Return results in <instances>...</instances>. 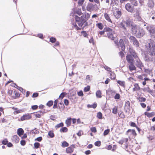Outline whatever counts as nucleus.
Listing matches in <instances>:
<instances>
[{
    "label": "nucleus",
    "mask_w": 155,
    "mask_h": 155,
    "mask_svg": "<svg viewBox=\"0 0 155 155\" xmlns=\"http://www.w3.org/2000/svg\"><path fill=\"white\" fill-rule=\"evenodd\" d=\"M131 33L137 38L143 37L145 34V31L142 28L136 25L131 31Z\"/></svg>",
    "instance_id": "f257e3e1"
},
{
    "label": "nucleus",
    "mask_w": 155,
    "mask_h": 155,
    "mask_svg": "<svg viewBox=\"0 0 155 155\" xmlns=\"http://www.w3.org/2000/svg\"><path fill=\"white\" fill-rule=\"evenodd\" d=\"M149 54L151 56L155 55V42L150 40L147 46Z\"/></svg>",
    "instance_id": "f03ea898"
},
{
    "label": "nucleus",
    "mask_w": 155,
    "mask_h": 155,
    "mask_svg": "<svg viewBox=\"0 0 155 155\" xmlns=\"http://www.w3.org/2000/svg\"><path fill=\"white\" fill-rule=\"evenodd\" d=\"M126 57L127 62L130 64V65L129 66L130 70L132 71L133 70H135L136 68L134 64V58L130 55H127Z\"/></svg>",
    "instance_id": "7ed1b4c3"
},
{
    "label": "nucleus",
    "mask_w": 155,
    "mask_h": 155,
    "mask_svg": "<svg viewBox=\"0 0 155 155\" xmlns=\"http://www.w3.org/2000/svg\"><path fill=\"white\" fill-rule=\"evenodd\" d=\"M146 29L150 33L151 37L155 38V27L153 25H148L146 27Z\"/></svg>",
    "instance_id": "20e7f679"
},
{
    "label": "nucleus",
    "mask_w": 155,
    "mask_h": 155,
    "mask_svg": "<svg viewBox=\"0 0 155 155\" xmlns=\"http://www.w3.org/2000/svg\"><path fill=\"white\" fill-rule=\"evenodd\" d=\"M125 8L128 12L131 13H134L135 12V8L130 3H128L125 5Z\"/></svg>",
    "instance_id": "39448f33"
},
{
    "label": "nucleus",
    "mask_w": 155,
    "mask_h": 155,
    "mask_svg": "<svg viewBox=\"0 0 155 155\" xmlns=\"http://www.w3.org/2000/svg\"><path fill=\"white\" fill-rule=\"evenodd\" d=\"M126 26L129 27H131V31L133 28H134L137 25L134 24L132 21L130 19H128L126 20L125 21Z\"/></svg>",
    "instance_id": "423d86ee"
},
{
    "label": "nucleus",
    "mask_w": 155,
    "mask_h": 155,
    "mask_svg": "<svg viewBox=\"0 0 155 155\" xmlns=\"http://www.w3.org/2000/svg\"><path fill=\"white\" fill-rule=\"evenodd\" d=\"M129 39L130 41V42H133L134 45L136 47H139V42L134 36H130L129 38Z\"/></svg>",
    "instance_id": "0eeeda50"
},
{
    "label": "nucleus",
    "mask_w": 155,
    "mask_h": 155,
    "mask_svg": "<svg viewBox=\"0 0 155 155\" xmlns=\"http://www.w3.org/2000/svg\"><path fill=\"white\" fill-rule=\"evenodd\" d=\"M31 115L27 113L24 114L20 118L21 121H23L26 120H28L31 118Z\"/></svg>",
    "instance_id": "6e6552de"
},
{
    "label": "nucleus",
    "mask_w": 155,
    "mask_h": 155,
    "mask_svg": "<svg viewBox=\"0 0 155 155\" xmlns=\"http://www.w3.org/2000/svg\"><path fill=\"white\" fill-rule=\"evenodd\" d=\"M154 6V3L153 0H149L147 4V6L150 9L153 8Z\"/></svg>",
    "instance_id": "1a4fd4ad"
},
{
    "label": "nucleus",
    "mask_w": 155,
    "mask_h": 155,
    "mask_svg": "<svg viewBox=\"0 0 155 155\" xmlns=\"http://www.w3.org/2000/svg\"><path fill=\"white\" fill-rule=\"evenodd\" d=\"M129 52L130 54L127 55L130 56L132 58H134L135 59L138 58V56L135 53V51L132 49H129Z\"/></svg>",
    "instance_id": "9d476101"
},
{
    "label": "nucleus",
    "mask_w": 155,
    "mask_h": 155,
    "mask_svg": "<svg viewBox=\"0 0 155 155\" xmlns=\"http://www.w3.org/2000/svg\"><path fill=\"white\" fill-rule=\"evenodd\" d=\"M144 59L146 61H153V58L152 57H150L147 54H145Z\"/></svg>",
    "instance_id": "9b49d317"
},
{
    "label": "nucleus",
    "mask_w": 155,
    "mask_h": 155,
    "mask_svg": "<svg viewBox=\"0 0 155 155\" xmlns=\"http://www.w3.org/2000/svg\"><path fill=\"white\" fill-rule=\"evenodd\" d=\"M130 102L129 101H127L125 103L124 107V109L126 112H127L130 110Z\"/></svg>",
    "instance_id": "f8f14e48"
},
{
    "label": "nucleus",
    "mask_w": 155,
    "mask_h": 155,
    "mask_svg": "<svg viewBox=\"0 0 155 155\" xmlns=\"http://www.w3.org/2000/svg\"><path fill=\"white\" fill-rule=\"evenodd\" d=\"M121 12L120 10H118L116 12L114 13V15L116 18H119L121 15Z\"/></svg>",
    "instance_id": "ddd939ff"
},
{
    "label": "nucleus",
    "mask_w": 155,
    "mask_h": 155,
    "mask_svg": "<svg viewBox=\"0 0 155 155\" xmlns=\"http://www.w3.org/2000/svg\"><path fill=\"white\" fill-rule=\"evenodd\" d=\"M44 113L42 110L39 111L34 114L35 116L37 117L40 118L41 116L43 115Z\"/></svg>",
    "instance_id": "4468645a"
},
{
    "label": "nucleus",
    "mask_w": 155,
    "mask_h": 155,
    "mask_svg": "<svg viewBox=\"0 0 155 155\" xmlns=\"http://www.w3.org/2000/svg\"><path fill=\"white\" fill-rule=\"evenodd\" d=\"M119 44L122 50V51H124L125 48V46L124 41L123 39H120L119 41Z\"/></svg>",
    "instance_id": "2eb2a0df"
},
{
    "label": "nucleus",
    "mask_w": 155,
    "mask_h": 155,
    "mask_svg": "<svg viewBox=\"0 0 155 155\" xmlns=\"http://www.w3.org/2000/svg\"><path fill=\"white\" fill-rule=\"evenodd\" d=\"M126 24L125 21H123L120 23V25L121 28H123L124 31H127Z\"/></svg>",
    "instance_id": "dca6fc26"
},
{
    "label": "nucleus",
    "mask_w": 155,
    "mask_h": 155,
    "mask_svg": "<svg viewBox=\"0 0 155 155\" xmlns=\"http://www.w3.org/2000/svg\"><path fill=\"white\" fill-rule=\"evenodd\" d=\"M29 135H35L38 134L39 132L37 130L36 128H35L33 130H31L29 132Z\"/></svg>",
    "instance_id": "f3484780"
},
{
    "label": "nucleus",
    "mask_w": 155,
    "mask_h": 155,
    "mask_svg": "<svg viewBox=\"0 0 155 155\" xmlns=\"http://www.w3.org/2000/svg\"><path fill=\"white\" fill-rule=\"evenodd\" d=\"M126 134L130 135H132L133 136H135L136 135V133L134 130L129 129L127 131V134Z\"/></svg>",
    "instance_id": "a211bd4d"
},
{
    "label": "nucleus",
    "mask_w": 155,
    "mask_h": 155,
    "mask_svg": "<svg viewBox=\"0 0 155 155\" xmlns=\"http://www.w3.org/2000/svg\"><path fill=\"white\" fill-rule=\"evenodd\" d=\"M24 133L23 130L21 128H19L17 130V134L18 136H21Z\"/></svg>",
    "instance_id": "6ab92c4d"
},
{
    "label": "nucleus",
    "mask_w": 155,
    "mask_h": 155,
    "mask_svg": "<svg viewBox=\"0 0 155 155\" xmlns=\"http://www.w3.org/2000/svg\"><path fill=\"white\" fill-rule=\"evenodd\" d=\"M71 118L69 117L65 121V123L68 127H69L71 125Z\"/></svg>",
    "instance_id": "aec40b11"
},
{
    "label": "nucleus",
    "mask_w": 155,
    "mask_h": 155,
    "mask_svg": "<svg viewBox=\"0 0 155 155\" xmlns=\"http://www.w3.org/2000/svg\"><path fill=\"white\" fill-rule=\"evenodd\" d=\"M74 150V147H70L66 149V152L68 153H71Z\"/></svg>",
    "instance_id": "412c9836"
},
{
    "label": "nucleus",
    "mask_w": 155,
    "mask_h": 155,
    "mask_svg": "<svg viewBox=\"0 0 155 155\" xmlns=\"http://www.w3.org/2000/svg\"><path fill=\"white\" fill-rule=\"evenodd\" d=\"M107 36L108 38L112 40H114V36L113 34L111 32L108 33H107Z\"/></svg>",
    "instance_id": "4be33fe9"
},
{
    "label": "nucleus",
    "mask_w": 155,
    "mask_h": 155,
    "mask_svg": "<svg viewBox=\"0 0 155 155\" xmlns=\"http://www.w3.org/2000/svg\"><path fill=\"white\" fill-rule=\"evenodd\" d=\"M87 10V11L91 12V11L93 10V5L92 4H91L88 5L86 7Z\"/></svg>",
    "instance_id": "5701e85b"
},
{
    "label": "nucleus",
    "mask_w": 155,
    "mask_h": 155,
    "mask_svg": "<svg viewBox=\"0 0 155 155\" xmlns=\"http://www.w3.org/2000/svg\"><path fill=\"white\" fill-rule=\"evenodd\" d=\"M130 4L133 6H137L138 5L137 2L136 0H132L130 1Z\"/></svg>",
    "instance_id": "b1692460"
},
{
    "label": "nucleus",
    "mask_w": 155,
    "mask_h": 155,
    "mask_svg": "<svg viewBox=\"0 0 155 155\" xmlns=\"http://www.w3.org/2000/svg\"><path fill=\"white\" fill-rule=\"evenodd\" d=\"M97 106V103H94L92 105L88 104L87 105V107L88 108H93L94 109Z\"/></svg>",
    "instance_id": "393cba45"
},
{
    "label": "nucleus",
    "mask_w": 155,
    "mask_h": 155,
    "mask_svg": "<svg viewBox=\"0 0 155 155\" xmlns=\"http://www.w3.org/2000/svg\"><path fill=\"white\" fill-rule=\"evenodd\" d=\"M104 16L105 18L109 22L112 23V21L110 18V17L108 14L105 13L104 14Z\"/></svg>",
    "instance_id": "a878e982"
},
{
    "label": "nucleus",
    "mask_w": 155,
    "mask_h": 155,
    "mask_svg": "<svg viewBox=\"0 0 155 155\" xmlns=\"http://www.w3.org/2000/svg\"><path fill=\"white\" fill-rule=\"evenodd\" d=\"M68 130V128L66 127H62L60 129V131L61 132L65 133L67 132Z\"/></svg>",
    "instance_id": "bb28decb"
},
{
    "label": "nucleus",
    "mask_w": 155,
    "mask_h": 155,
    "mask_svg": "<svg viewBox=\"0 0 155 155\" xmlns=\"http://www.w3.org/2000/svg\"><path fill=\"white\" fill-rule=\"evenodd\" d=\"M117 83L118 84L120 85L121 86L124 87H125V82L124 81H121L120 80H118L117 81Z\"/></svg>",
    "instance_id": "cd10ccee"
},
{
    "label": "nucleus",
    "mask_w": 155,
    "mask_h": 155,
    "mask_svg": "<svg viewBox=\"0 0 155 155\" xmlns=\"http://www.w3.org/2000/svg\"><path fill=\"white\" fill-rule=\"evenodd\" d=\"M64 126V124L63 122H61L59 124H57L55 126V129H57L60 127H62Z\"/></svg>",
    "instance_id": "c85d7f7f"
},
{
    "label": "nucleus",
    "mask_w": 155,
    "mask_h": 155,
    "mask_svg": "<svg viewBox=\"0 0 155 155\" xmlns=\"http://www.w3.org/2000/svg\"><path fill=\"white\" fill-rule=\"evenodd\" d=\"M101 92L100 90L97 91L96 93V96L98 98H101Z\"/></svg>",
    "instance_id": "c756f323"
},
{
    "label": "nucleus",
    "mask_w": 155,
    "mask_h": 155,
    "mask_svg": "<svg viewBox=\"0 0 155 155\" xmlns=\"http://www.w3.org/2000/svg\"><path fill=\"white\" fill-rule=\"evenodd\" d=\"M96 25L101 30L103 29V26L101 23H99L97 24Z\"/></svg>",
    "instance_id": "7c9ffc66"
},
{
    "label": "nucleus",
    "mask_w": 155,
    "mask_h": 155,
    "mask_svg": "<svg viewBox=\"0 0 155 155\" xmlns=\"http://www.w3.org/2000/svg\"><path fill=\"white\" fill-rule=\"evenodd\" d=\"M97 117L99 119H101L102 118V114L101 112H98L97 114Z\"/></svg>",
    "instance_id": "2f4dec72"
},
{
    "label": "nucleus",
    "mask_w": 155,
    "mask_h": 155,
    "mask_svg": "<svg viewBox=\"0 0 155 155\" xmlns=\"http://www.w3.org/2000/svg\"><path fill=\"white\" fill-rule=\"evenodd\" d=\"M23 111H24L23 109H20V110H17L15 111L14 112V114H17L23 112Z\"/></svg>",
    "instance_id": "473e14b6"
},
{
    "label": "nucleus",
    "mask_w": 155,
    "mask_h": 155,
    "mask_svg": "<svg viewBox=\"0 0 155 155\" xmlns=\"http://www.w3.org/2000/svg\"><path fill=\"white\" fill-rule=\"evenodd\" d=\"M53 102L52 101H49L46 104V105L49 107H50L53 104Z\"/></svg>",
    "instance_id": "72a5a7b5"
},
{
    "label": "nucleus",
    "mask_w": 155,
    "mask_h": 155,
    "mask_svg": "<svg viewBox=\"0 0 155 155\" xmlns=\"http://www.w3.org/2000/svg\"><path fill=\"white\" fill-rule=\"evenodd\" d=\"M117 107L115 106L113 109L112 113L114 114H116L117 113Z\"/></svg>",
    "instance_id": "f704fd0d"
},
{
    "label": "nucleus",
    "mask_w": 155,
    "mask_h": 155,
    "mask_svg": "<svg viewBox=\"0 0 155 155\" xmlns=\"http://www.w3.org/2000/svg\"><path fill=\"white\" fill-rule=\"evenodd\" d=\"M68 143L65 141L63 142L61 145L62 147H68Z\"/></svg>",
    "instance_id": "c9c22d12"
},
{
    "label": "nucleus",
    "mask_w": 155,
    "mask_h": 155,
    "mask_svg": "<svg viewBox=\"0 0 155 155\" xmlns=\"http://www.w3.org/2000/svg\"><path fill=\"white\" fill-rule=\"evenodd\" d=\"M75 19L76 22H79L81 21V17L80 18L77 15H76L75 17Z\"/></svg>",
    "instance_id": "e433bc0d"
},
{
    "label": "nucleus",
    "mask_w": 155,
    "mask_h": 155,
    "mask_svg": "<svg viewBox=\"0 0 155 155\" xmlns=\"http://www.w3.org/2000/svg\"><path fill=\"white\" fill-rule=\"evenodd\" d=\"M58 102V100L56 99L54 101V104L53 106V108L54 109H55L57 108V104Z\"/></svg>",
    "instance_id": "4c0bfd02"
},
{
    "label": "nucleus",
    "mask_w": 155,
    "mask_h": 155,
    "mask_svg": "<svg viewBox=\"0 0 155 155\" xmlns=\"http://www.w3.org/2000/svg\"><path fill=\"white\" fill-rule=\"evenodd\" d=\"M56 38L54 37H51L50 38V41L52 43H54L56 41Z\"/></svg>",
    "instance_id": "58836bf2"
},
{
    "label": "nucleus",
    "mask_w": 155,
    "mask_h": 155,
    "mask_svg": "<svg viewBox=\"0 0 155 155\" xmlns=\"http://www.w3.org/2000/svg\"><path fill=\"white\" fill-rule=\"evenodd\" d=\"M138 100L140 102H145L146 100V99L145 98L142 97H139L138 98Z\"/></svg>",
    "instance_id": "ea45409f"
},
{
    "label": "nucleus",
    "mask_w": 155,
    "mask_h": 155,
    "mask_svg": "<svg viewBox=\"0 0 155 155\" xmlns=\"http://www.w3.org/2000/svg\"><path fill=\"white\" fill-rule=\"evenodd\" d=\"M66 95V93L65 92H62L60 95L59 97L61 99H63V97Z\"/></svg>",
    "instance_id": "a19ab883"
},
{
    "label": "nucleus",
    "mask_w": 155,
    "mask_h": 155,
    "mask_svg": "<svg viewBox=\"0 0 155 155\" xmlns=\"http://www.w3.org/2000/svg\"><path fill=\"white\" fill-rule=\"evenodd\" d=\"M81 33L82 35L85 37H87L88 35L87 34L86 31H83L81 32Z\"/></svg>",
    "instance_id": "79ce46f5"
},
{
    "label": "nucleus",
    "mask_w": 155,
    "mask_h": 155,
    "mask_svg": "<svg viewBox=\"0 0 155 155\" xmlns=\"http://www.w3.org/2000/svg\"><path fill=\"white\" fill-rule=\"evenodd\" d=\"M104 31H105L110 32L112 31V29L111 28L108 27H106L104 28Z\"/></svg>",
    "instance_id": "37998d69"
},
{
    "label": "nucleus",
    "mask_w": 155,
    "mask_h": 155,
    "mask_svg": "<svg viewBox=\"0 0 155 155\" xmlns=\"http://www.w3.org/2000/svg\"><path fill=\"white\" fill-rule=\"evenodd\" d=\"M90 87L89 86H87L84 88V92H87L89 91L90 90Z\"/></svg>",
    "instance_id": "c03bdc74"
},
{
    "label": "nucleus",
    "mask_w": 155,
    "mask_h": 155,
    "mask_svg": "<svg viewBox=\"0 0 155 155\" xmlns=\"http://www.w3.org/2000/svg\"><path fill=\"white\" fill-rule=\"evenodd\" d=\"M17 88L21 91L23 94H25V91L22 88L19 87H18V88Z\"/></svg>",
    "instance_id": "a18cd8bd"
},
{
    "label": "nucleus",
    "mask_w": 155,
    "mask_h": 155,
    "mask_svg": "<svg viewBox=\"0 0 155 155\" xmlns=\"http://www.w3.org/2000/svg\"><path fill=\"white\" fill-rule=\"evenodd\" d=\"M75 12L79 15H81L82 14V12L81 9H78V10H76L75 11Z\"/></svg>",
    "instance_id": "49530a36"
},
{
    "label": "nucleus",
    "mask_w": 155,
    "mask_h": 155,
    "mask_svg": "<svg viewBox=\"0 0 155 155\" xmlns=\"http://www.w3.org/2000/svg\"><path fill=\"white\" fill-rule=\"evenodd\" d=\"M110 130L109 129H107V130H105L104 131L103 133L104 135L105 136L107 135L110 132Z\"/></svg>",
    "instance_id": "de8ad7c7"
},
{
    "label": "nucleus",
    "mask_w": 155,
    "mask_h": 155,
    "mask_svg": "<svg viewBox=\"0 0 155 155\" xmlns=\"http://www.w3.org/2000/svg\"><path fill=\"white\" fill-rule=\"evenodd\" d=\"M14 94H15V96L17 97V98L19 97L20 96V94H19L18 92L17 91H14Z\"/></svg>",
    "instance_id": "09e8293b"
},
{
    "label": "nucleus",
    "mask_w": 155,
    "mask_h": 155,
    "mask_svg": "<svg viewBox=\"0 0 155 155\" xmlns=\"http://www.w3.org/2000/svg\"><path fill=\"white\" fill-rule=\"evenodd\" d=\"M114 98L116 99H119L120 98V95L118 93H116L114 97Z\"/></svg>",
    "instance_id": "8fccbe9b"
},
{
    "label": "nucleus",
    "mask_w": 155,
    "mask_h": 155,
    "mask_svg": "<svg viewBox=\"0 0 155 155\" xmlns=\"http://www.w3.org/2000/svg\"><path fill=\"white\" fill-rule=\"evenodd\" d=\"M84 1V0H79L78 2V5L81 6L82 5Z\"/></svg>",
    "instance_id": "3c124183"
},
{
    "label": "nucleus",
    "mask_w": 155,
    "mask_h": 155,
    "mask_svg": "<svg viewBox=\"0 0 155 155\" xmlns=\"http://www.w3.org/2000/svg\"><path fill=\"white\" fill-rule=\"evenodd\" d=\"M94 144L96 146L99 147L101 145V142L100 141H96L95 143Z\"/></svg>",
    "instance_id": "603ef678"
},
{
    "label": "nucleus",
    "mask_w": 155,
    "mask_h": 155,
    "mask_svg": "<svg viewBox=\"0 0 155 155\" xmlns=\"http://www.w3.org/2000/svg\"><path fill=\"white\" fill-rule=\"evenodd\" d=\"M8 141L7 139H5L2 141V143L3 144L5 145L8 143Z\"/></svg>",
    "instance_id": "864d4df0"
},
{
    "label": "nucleus",
    "mask_w": 155,
    "mask_h": 155,
    "mask_svg": "<svg viewBox=\"0 0 155 155\" xmlns=\"http://www.w3.org/2000/svg\"><path fill=\"white\" fill-rule=\"evenodd\" d=\"M39 94L37 92H35L32 95V97H38V96Z\"/></svg>",
    "instance_id": "5fc2aeb1"
},
{
    "label": "nucleus",
    "mask_w": 155,
    "mask_h": 155,
    "mask_svg": "<svg viewBox=\"0 0 155 155\" xmlns=\"http://www.w3.org/2000/svg\"><path fill=\"white\" fill-rule=\"evenodd\" d=\"M40 144L38 143H35L34 144V147L36 148H38L40 146Z\"/></svg>",
    "instance_id": "6e6d98bb"
},
{
    "label": "nucleus",
    "mask_w": 155,
    "mask_h": 155,
    "mask_svg": "<svg viewBox=\"0 0 155 155\" xmlns=\"http://www.w3.org/2000/svg\"><path fill=\"white\" fill-rule=\"evenodd\" d=\"M104 68H105V69L107 71H110V72H111V69L109 67H108L106 66V65H105L104 67Z\"/></svg>",
    "instance_id": "4d7b16f0"
},
{
    "label": "nucleus",
    "mask_w": 155,
    "mask_h": 155,
    "mask_svg": "<svg viewBox=\"0 0 155 155\" xmlns=\"http://www.w3.org/2000/svg\"><path fill=\"white\" fill-rule=\"evenodd\" d=\"M91 130L93 132L95 133L97 131L95 127H92L91 129Z\"/></svg>",
    "instance_id": "13d9d810"
},
{
    "label": "nucleus",
    "mask_w": 155,
    "mask_h": 155,
    "mask_svg": "<svg viewBox=\"0 0 155 155\" xmlns=\"http://www.w3.org/2000/svg\"><path fill=\"white\" fill-rule=\"evenodd\" d=\"M110 75L111 77V78L112 79H115V75L114 73H110Z\"/></svg>",
    "instance_id": "bf43d9fd"
},
{
    "label": "nucleus",
    "mask_w": 155,
    "mask_h": 155,
    "mask_svg": "<svg viewBox=\"0 0 155 155\" xmlns=\"http://www.w3.org/2000/svg\"><path fill=\"white\" fill-rule=\"evenodd\" d=\"M64 104L66 106H68L69 104V101L68 99H65L64 101Z\"/></svg>",
    "instance_id": "052dcab7"
},
{
    "label": "nucleus",
    "mask_w": 155,
    "mask_h": 155,
    "mask_svg": "<svg viewBox=\"0 0 155 155\" xmlns=\"http://www.w3.org/2000/svg\"><path fill=\"white\" fill-rule=\"evenodd\" d=\"M78 94L79 96H82L83 95V93L82 91H80L78 92Z\"/></svg>",
    "instance_id": "680f3d73"
},
{
    "label": "nucleus",
    "mask_w": 155,
    "mask_h": 155,
    "mask_svg": "<svg viewBox=\"0 0 155 155\" xmlns=\"http://www.w3.org/2000/svg\"><path fill=\"white\" fill-rule=\"evenodd\" d=\"M38 108V106L37 105H34L31 106V109L33 110H35Z\"/></svg>",
    "instance_id": "e2e57ef3"
},
{
    "label": "nucleus",
    "mask_w": 155,
    "mask_h": 155,
    "mask_svg": "<svg viewBox=\"0 0 155 155\" xmlns=\"http://www.w3.org/2000/svg\"><path fill=\"white\" fill-rule=\"evenodd\" d=\"M130 125L131 127H136L137 126L136 124L133 122H130Z\"/></svg>",
    "instance_id": "0e129e2a"
},
{
    "label": "nucleus",
    "mask_w": 155,
    "mask_h": 155,
    "mask_svg": "<svg viewBox=\"0 0 155 155\" xmlns=\"http://www.w3.org/2000/svg\"><path fill=\"white\" fill-rule=\"evenodd\" d=\"M84 17H85L86 18H87V20L90 17V15L89 13H87L85 14L84 15Z\"/></svg>",
    "instance_id": "69168bd1"
},
{
    "label": "nucleus",
    "mask_w": 155,
    "mask_h": 155,
    "mask_svg": "<svg viewBox=\"0 0 155 155\" xmlns=\"http://www.w3.org/2000/svg\"><path fill=\"white\" fill-rule=\"evenodd\" d=\"M155 113L154 112H152L151 113H150L149 117H152L155 115Z\"/></svg>",
    "instance_id": "338daca9"
},
{
    "label": "nucleus",
    "mask_w": 155,
    "mask_h": 155,
    "mask_svg": "<svg viewBox=\"0 0 155 155\" xmlns=\"http://www.w3.org/2000/svg\"><path fill=\"white\" fill-rule=\"evenodd\" d=\"M134 86L137 89V91L139 90L140 89V87L137 84H135Z\"/></svg>",
    "instance_id": "774afa93"
}]
</instances>
